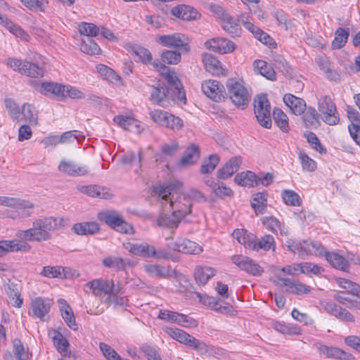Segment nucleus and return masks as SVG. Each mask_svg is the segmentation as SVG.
<instances>
[{"label": "nucleus", "instance_id": "20", "mask_svg": "<svg viewBox=\"0 0 360 360\" xmlns=\"http://www.w3.org/2000/svg\"><path fill=\"white\" fill-rule=\"evenodd\" d=\"M283 101L285 105L290 109L292 112L296 115H300L306 109V103L301 98L291 94H285Z\"/></svg>", "mask_w": 360, "mask_h": 360}, {"label": "nucleus", "instance_id": "37", "mask_svg": "<svg viewBox=\"0 0 360 360\" xmlns=\"http://www.w3.org/2000/svg\"><path fill=\"white\" fill-rule=\"evenodd\" d=\"M39 91L45 95L53 94L59 98H64V85L54 82H44L39 86Z\"/></svg>", "mask_w": 360, "mask_h": 360}, {"label": "nucleus", "instance_id": "26", "mask_svg": "<svg viewBox=\"0 0 360 360\" xmlns=\"http://www.w3.org/2000/svg\"><path fill=\"white\" fill-rule=\"evenodd\" d=\"M78 190L93 198L108 199L111 197V194L105 188L96 185L79 186Z\"/></svg>", "mask_w": 360, "mask_h": 360}, {"label": "nucleus", "instance_id": "60", "mask_svg": "<svg viewBox=\"0 0 360 360\" xmlns=\"http://www.w3.org/2000/svg\"><path fill=\"white\" fill-rule=\"evenodd\" d=\"M53 342L57 350L63 356H66L68 352L69 342L63 338L61 333H58L53 337Z\"/></svg>", "mask_w": 360, "mask_h": 360}, {"label": "nucleus", "instance_id": "51", "mask_svg": "<svg viewBox=\"0 0 360 360\" xmlns=\"http://www.w3.org/2000/svg\"><path fill=\"white\" fill-rule=\"evenodd\" d=\"M4 21L3 22V25L11 33H13L17 37H20L25 41L29 40V34L25 32L19 25L14 24L9 19H4Z\"/></svg>", "mask_w": 360, "mask_h": 360}, {"label": "nucleus", "instance_id": "27", "mask_svg": "<svg viewBox=\"0 0 360 360\" xmlns=\"http://www.w3.org/2000/svg\"><path fill=\"white\" fill-rule=\"evenodd\" d=\"M282 285L287 287L286 291L295 295L307 294L310 292V288L304 284L296 283L288 278H278Z\"/></svg>", "mask_w": 360, "mask_h": 360}, {"label": "nucleus", "instance_id": "10", "mask_svg": "<svg viewBox=\"0 0 360 360\" xmlns=\"http://www.w3.org/2000/svg\"><path fill=\"white\" fill-rule=\"evenodd\" d=\"M201 88L206 96L216 102H219L226 98L225 88L217 80H206L202 83Z\"/></svg>", "mask_w": 360, "mask_h": 360}, {"label": "nucleus", "instance_id": "61", "mask_svg": "<svg viewBox=\"0 0 360 360\" xmlns=\"http://www.w3.org/2000/svg\"><path fill=\"white\" fill-rule=\"evenodd\" d=\"M298 158L304 170L313 172L316 169V162L309 158L304 152L300 150L298 153Z\"/></svg>", "mask_w": 360, "mask_h": 360}, {"label": "nucleus", "instance_id": "13", "mask_svg": "<svg viewBox=\"0 0 360 360\" xmlns=\"http://www.w3.org/2000/svg\"><path fill=\"white\" fill-rule=\"evenodd\" d=\"M157 41L164 46L182 48L186 52L190 49L188 39L183 34L175 33L174 34L160 35Z\"/></svg>", "mask_w": 360, "mask_h": 360}, {"label": "nucleus", "instance_id": "49", "mask_svg": "<svg viewBox=\"0 0 360 360\" xmlns=\"http://www.w3.org/2000/svg\"><path fill=\"white\" fill-rule=\"evenodd\" d=\"M273 118L282 131L288 132L289 131L288 117L283 110L275 108L273 111Z\"/></svg>", "mask_w": 360, "mask_h": 360}, {"label": "nucleus", "instance_id": "1", "mask_svg": "<svg viewBox=\"0 0 360 360\" xmlns=\"http://www.w3.org/2000/svg\"><path fill=\"white\" fill-rule=\"evenodd\" d=\"M182 184L180 181H174L167 186H157L153 188L154 195L161 197L162 200L166 203L169 202L168 206L173 212L182 219L191 213L192 203L188 198H184L181 193ZM167 209V204L165 205Z\"/></svg>", "mask_w": 360, "mask_h": 360}, {"label": "nucleus", "instance_id": "47", "mask_svg": "<svg viewBox=\"0 0 360 360\" xmlns=\"http://www.w3.org/2000/svg\"><path fill=\"white\" fill-rule=\"evenodd\" d=\"M22 71V74L35 78L42 77L44 74V70L41 66L29 61H24Z\"/></svg>", "mask_w": 360, "mask_h": 360}, {"label": "nucleus", "instance_id": "33", "mask_svg": "<svg viewBox=\"0 0 360 360\" xmlns=\"http://www.w3.org/2000/svg\"><path fill=\"white\" fill-rule=\"evenodd\" d=\"M103 264L108 268H112L117 271H124L127 266L131 265L129 259L118 257H108L103 259Z\"/></svg>", "mask_w": 360, "mask_h": 360}, {"label": "nucleus", "instance_id": "2", "mask_svg": "<svg viewBox=\"0 0 360 360\" xmlns=\"http://www.w3.org/2000/svg\"><path fill=\"white\" fill-rule=\"evenodd\" d=\"M65 224L63 218L48 217L38 219L33 221L32 228L19 230L16 236L29 241H46L52 238L51 231L64 226Z\"/></svg>", "mask_w": 360, "mask_h": 360}, {"label": "nucleus", "instance_id": "24", "mask_svg": "<svg viewBox=\"0 0 360 360\" xmlns=\"http://www.w3.org/2000/svg\"><path fill=\"white\" fill-rule=\"evenodd\" d=\"M172 14L184 20H195L200 13L193 8L187 5H181L172 9Z\"/></svg>", "mask_w": 360, "mask_h": 360}, {"label": "nucleus", "instance_id": "39", "mask_svg": "<svg viewBox=\"0 0 360 360\" xmlns=\"http://www.w3.org/2000/svg\"><path fill=\"white\" fill-rule=\"evenodd\" d=\"M202 60L205 68L212 75H218L221 70V63L212 54L204 53Z\"/></svg>", "mask_w": 360, "mask_h": 360}, {"label": "nucleus", "instance_id": "48", "mask_svg": "<svg viewBox=\"0 0 360 360\" xmlns=\"http://www.w3.org/2000/svg\"><path fill=\"white\" fill-rule=\"evenodd\" d=\"M113 121L125 130L133 131L134 128L139 127L137 120L128 116L117 115L114 117Z\"/></svg>", "mask_w": 360, "mask_h": 360}, {"label": "nucleus", "instance_id": "21", "mask_svg": "<svg viewBox=\"0 0 360 360\" xmlns=\"http://www.w3.org/2000/svg\"><path fill=\"white\" fill-rule=\"evenodd\" d=\"M233 236L245 248L255 250L257 238L253 233L244 229H236L233 231Z\"/></svg>", "mask_w": 360, "mask_h": 360}, {"label": "nucleus", "instance_id": "55", "mask_svg": "<svg viewBox=\"0 0 360 360\" xmlns=\"http://www.w3.org/2000/svg\"><path fill=\"white\" fill-rule=\"evenodd\" d=\"M334 298L340 304L345 305L348 308H360V302L350 298L344 292H340L335 295Z\"/></svg>", "mask_w": 360, "mask_h": 360}, {"label": "nucleus", "instance_id": "57", "mask_svg": "<svg viewBox=\"0 0 360 360\" xmlns=\"http://www.w3.org/2000/svg\"><path fill=\"white\" fill-rule=\"evenodd\" d=\"M349 37V32L343 28H338L335 32V37L333 41L332 45L335 49H341L343 47Z\"/></svg>", "mask_w": 360, "mask_h": 360}, {"label": "nucleus", "instance_id": "5", "mask_svg": "<svg viewBox=\"0 0 360 360\" xmlns=\"http://www.w3.org/2000/svg\"><path fill=\"white\" fill-rule=\"evenodd\" d=\"M100 221L122 233H134V227L123 219L121 214L115 210H108L98 214Z\"/></svg>", "mask_w": 360, "mask_h": 360}, {"label": "nucleus", "instance_id": "11", "mask_svg": "<svg viewBox=\"0 0 360 360\" xmlns=\"http://www.w3.org/2000/svg\"><path fill=\"white\" fill-rule=\"evenodd\" d=\"M144 270L151 276L168 278L170 277H176L180 280L184 281L186 283L188 281L185 279V276L181 273L176 272L175 270L172 269L169 266H162L160 264H146L144 265Z\"/></svg>", "mask_w": 360, "mask_h": 360}, {"label": "nucleus", "instance_id": "30", "mask_svg": "<svg viewBox=\"0 0 360 360\" xmlns=\"http://www.w3.org/2000/svg\"><path fill=\"white\" fill-rule=\"evenodd\" d=\"M302 120L307 128H316L320 125V115L313 107L307 108L302 114Z\"/></svg>", "mask_w": 360, "mask_h": 360}, {"label": "nucleus", "instance_id": "22", "mask_svg": "<svg viewBox=\"0 0 360 360\" xmlns=\"http://www.w3.org/2000/svg\"><path fill=\"white\" fill-rule=\"evenodd\" d=\"M309 240L298 241L293 239H289L286 242V246L288 250L291 251L294 254H297L302 259H304L306 256L310 253Z\"/></svg>", "mask_w": 360, "mask_h": 360}, {"label": "nucleus", "instance_id": "23", "mask_svg": "<svg viewBox=\"0 0 360 360\" xmlns=\"http://www.w3.org/2000/svg\"><path fill=\"white\" fill-rule=\"evenodd\" d=\"M0 205L23 210H32L34 208V204L29 200L6 196H1Z\"/></svg>", "mask_w": 360, "mask_h": 360}, {"label": "nucleus", "instance_id": "31", "mask_svg": "<svg viewBox=\"0 0 360 360\" xmlns=\"http://www.w3.org/2000/svg\"><path fill=\"white\" fill-rule=\"evenodd\" d=\"M216 274V270L210 266H198L195 269L194 277L199 285H205Z\"/></svg>", "mask_w": 360, "mask_h": 360}, {"label": "nucleus", "instance_id": "63", "mask_svg": "<svg viewBox=\"0 0 360 360\" xmlns=\"http://www.w3.org/2000/svg\"><path fill=\"white\" fill-rule=\"evenodd\" d=\"M164 127L172 130H179L184 127V122L180 117L169 113Z\"/></svg>", "mask_w": 360, "mask_h": 360}, {"label": "nucleus", "instance_id": "15", "mask_svg": "<svg viewBox=\"0 0 360 360\" xmlns=\"http://www.w3.org/2000/svg\"><path fill=\"white\" fill-rule=\"evenodd\" d=\"M58 170L64 174L72 176H84L89 172L88 167L80 165L72 160H62L58 167Z\"/></svg>", "mask_w": 360, "mask_h": 360}, {"label": "nucleus", "instance_id": "32", "mask_svg": "<svg viewBox=\"0 0 360 360\" xmlns=\"http://www.w3.org/2000/svg\"><path fill=\"white\" fill-rule=\"evenodd\" d=\"M258 180V176L251 171L242 172L234 177L235 183L241 186L253 187Z\"/></svg>", "mask_w": 360, "mask_h": 360}, {"label": "nucleus", "instance_id": "64", "mask_svg": "<svg viewBox=\"0 0 360 360\" xmlns=\"http://www.w3.org/2000/svg\"><path fill=\"white\" fill-rule=\"evenodd\" d=\"M79 31L81 34L89 37L96 36L99 32V29L93 23L82 22L79 25Z\"/></svg>", "mask_w": 360, "mask_h": 360}, {"label": "nucleus", "instance_id": "50", "mask_svg": "<svg viewBox=\"0 0 360 360\" xmlns=\"http://www.w3.org/2000/svg\"><path fill=\"white\" fill-rule=\"evenodd\" d=\"M219 162V157L218 155H210L207 158L202 161L200 167V172L204 174L212 172Z\"/></svg>", "mask_w": 360, "mask_h": 360}, {"label": "nucleus", "instance_id": "59", "mask_svg": "<svg viewBox=\"0 0 360 360\" xmlns=\"http://www.w3.org/2000/svg\"><path fill=\"white\" fill-rule=\"evenodd\" d=\"M21 114L23 115L25 120L30 123H37V115L35 108L30 104L25 103L22 107Z\"/></svg>", "mask_w": 360, "mask_h": 360}, {"label": "nucleus", "instance_id": "45", "mask_svg": "<svg viewBox=\"0 0 360 360\" xmlns=\"http://www.w3.org/2000/svg\"><path fill=\"white\" fill-rule=\"evenodd\" d=\"M221 27L224 31L233 37H239L240 35V27L231 17H224L221 22Z\"/></svg>", "mask_w": 360, "mask_h": 360}, {"label": "nucleus", "instance_id": "53", "mask_svg": "<svg viewBox=\"0 0 360 360\" xmlns=\"http://www.w3.org/2000/svg\"><path fill=\"white\" fill-rule=\"evenodd\" d=\"M255 250H264L268 251L269 250H274L275 249V240L274 238L271 235H265L262 237L259 240L257 238Z\"/></svg>", "mask_w": 360, "mask_h": 360}, {"label": "nucleus", "instance_id": "25", "mask_svg": "<svg viewBox=\"0 0 360 360\" xmlns=\"http://www.w3.org/2000/svg\"><path fill=\"white\" fill-rule=\"evenodd\" d=\"M262 221L267 229L276 234L287 236L288 233V228L274 217H264Z\"/></svg>", "mask_w": 360, "mask_h": 360}, {"label": "nucleus", "instance_id": "46", "mask_svg": "<svg viewBox=\"0 0 360 360\" xmlns=\"http://www.w3.org/2000/svg\"><path fill=\"white\" fill-rule=\"evenodd\" d=\"M96 70L103 79L113 84H119L121 82V77L110 68L99 64L96 66Z\"/></svg>", "mask_w": 360, "mask_h": 360}, {"label": "nucleus", "instance_id": "52", "mask_svg": "<svg viewBox=\"0 0 360 360\" xmlns=\"http://www.w3.org/2000/svg\"><path fill=\"white\" fill-rule=\"evenodd\" d=\"M338 284L342 288L345 289L349 293L360 298V285L348 279L339 278Z\"/></svg>", "mask_w": 360, "mask_h": 360}, {"label": "nucleus", "instance_id": "12", "mask_svg": "<svg viewBox=\"0 0 360 360\" xmlns=\"http://www.w3.org/2000/svg\"><path fill=\"white\" fill-rule=\"evenodd\" d=\"M51 306V300L48 298L37 297L34 298L30 304V315L44 321L48 316Z\"/></svg>", "mask_w": 360, "mask_h": 360}, {"label": "nucleus", "instance_id": "3", "mask_svg": "<svg viewBox=\"0 0 360 360\" xmlns=\"http://www.w3.org/2000/svg\"><path fill=\"white\" fill-rule=\"evenodd\" d=\"M179 95L172 93L167 84L158 83L152 86L150 92V101L162 108H168L174 105H183L186 103L185 91H178Z\"/></svg>", "mask_w": 360, "mask_h": 360}, {"label": "nucleus", "instance_id": "56", "mask_svg": "<svg viewBox=\"0 0 360 360\" xmlns=\"http://www.w3.org/2000/svg\"><path fill=\"white\" fill-rule=\"evenodd\" d=\"M283 202L288 205L299 206L301 204V198L299 195L292 190H284L281 194Z\"/></svg>", "mask_w": 360, "mask_h": 360}, {"label": "nucleus", "instance_id": "19", "mask_svg": "<svg viewBox=\"0 0 360 360\" xmlns=\"http://www.w3.org/2000/svg\"><path fill=\"white\" fill-rule=\"evenodd\" d=\"M61 316L66 324L72 330H77L78 328L75 321V317L71 307L68 304L65 300L60 298L58 300Z\"/></svg>", "mask_w": 360, "mask_h": 360}, {"label": "nucleus", "instance_id": "42", "mask_svg": "<svg viewBox=\"0 0 360 360\" xmlns=\"http://www.w3.org/2000/svg\"><path fill=\"white\" fill-rule=\"evenodd\" d=\"M129 49L131 53L139 58V62L144 65H149L151 63L153 56L148 49L137 44L131 45Z\"/></svg>", "mask_w": 360, "mask_h": 360}, {"label": "nucleus", "instance_id": "40", "mask_svg": "<svg viewBox=\"0 0 360 360\" xmlns=\"http://www.w3.org/2000/svg\"><path fill=\"white\" fill-rule=\"evenodd\" d=\"M4 290L12 301V305L15 307H20L22 304L23 300L17 288V285L10 281L4 285Z\"/></svg>", "mask_w": 360, "mask_h": 360}, {"label": "nucleus", "instance_id": "43", "mask_svg": "<svg viewBox=\"0 0 360 360\" xmlns=\"http://www.w3.org/2000/svg\"><path fill=\"white\" fill-rule=\"evenodd\" d=\"M181 219V217L173 212L171 214H162L158 219V224L160 226H164L168 229H176Z\"/></svg>", "mask_w": 360, "mask_h": 360}, {"label": "nucleus", "instance_id": "6", "mask_svg": "<svg viewBox=\"0 0 360 360\" xmlns=\"http://www.w3.org/2000/svg\"><path fill=\"white\" fill-rule=\"evenodd\" d=\"M165 332L174 340L193 348L201 354L210 352L211 349L209 345L179 328H167Z\"/></svg>", "mask_w": 360, "mask_h": 360}, {"label": "nucleus", "instance_id": "38", "mask_svg": "<svg viewBox=\"0 0 360 360\" xmlns=\"http://www.w3.org/2000/svg\"><path fill=\"white\" fill-rule=\"evenodd\" d=\"M326 260L335 268L348 271L349 264L347 260L336 252H326Z\"/></svg>", "mask_w": 360, "mask_h": 360}, {"label": "nucleus", "instance_id": "58", "mask_svg": "<svg viewBox=\"0 0 360 360\" xmlns=\"http://www.w3.org/2000/svg\"><path fill=\"white\" fill-rule=\"evenodd\" d=\"M13 352L17 360H28L30 354L18 339L13 340Z\"/></svg>", "mask_w": 360, "mask_h": 360}, {"label": "nucleus", "instance_id": "36", "mask_svg": "<svg viewBox=\"0 0 360 360\" xmlns=\"http://www.w3.org/2000/svg\"><path fill=\"white\" fill-rule=\"evenodd\" d=\"M200 155L199 147L193 143L189 146L184 152L181 160L182 165H191L197 162Z\"/></svg>", "mask_w": 360, "mask_h": 360}, {"label": "nucleus", "instance_id": "62", "mask_svg": "<svg viewBox=\"0 0 360 360\" xmlns=\"http://www.w3.org/2000/svg\"><path fill=\"white\" fill-rule=\"evenodd\" d=\"M161 58L164 63L175 65L180 62L181 56L178 51L166 50L162 53Z\"/></svg>", "mask_w": 360, "mask_h": 360}, {"label": "nucleus", "instance_id": "17", "mask_svg": "<svg viewBox=\"0 0 360 360\" xmlns=\"http://www.w3.org/2000/svg\"><path fill=\"white\" fill-rule=\"evenodd\" d=\"M243 162L241 156L233 157L217 171V176L221 179H227L236 172Z\"/></svg>", "mask_w": 360, "mask_h": 360}, {"label": "nucleus", "instance_id": "14", "mask_svg": "<svg viewBox=\"0 0 360 360\" xmlns=\"http://www.w3.org/2000/svg\"><path fill=\"white\" fill-rule=\"evenodd\" d=\"M206 49L219 53H227L233 51L236 45L225 38H213L205 43Z\"/></svg>", "mask_w": 360, "mask_h": 360}, {"label": "nucleus", "instance_id": "7", "mask_svg": "<svg viewBox=\"0 0 360 360\" xmlns=\"http://www.w3.org/2000/svg\"><path fill=\"white\" fill-rule=\"evenodd\" d=\"M255 114L259 124L266 129L271 127V106L266 95H261L255 101Z\"/></svg>", "mask_w": 360, "mask_h": 360}, {"label": "nucleus", "instance_id": "18", "mask_svg": "<svg viewBox=\"0 0 360 360\" xmlns=\"http://www.w3.org/2000/svg\"><path fill=\"white\" fill-rule=\"evenodd\" d=\"M111 280L95 279L85 285V289H89L95 296L110 295Z\"/></svg>", "mask_w": 360, "mask_h": 360}, {"label": "nucleus", "instance_id": "16", "mask_svg": "<svg viewBox=\"0 0 360 360\" xmlns=\"http://www.w3.org/2000/svg\"><path fill=\"white\" fill-rule=\"evenodd\" d=\"M200 301L205 305H207L213 310L224 314L233 315L234 310L231 304L222 305L221 303L213 297L202 296L200 293H197Z\"/></svg>", "mask_w": 360, "mask_h": 360}, {"label": "nucleus", "instance_id": "34", "mask_svg": "<svg viewBox=\"0 0 360 360\" xmlns=\"http://www.w3.org/2000/svg\"><path fill=\"white\" fill-rule=\"evenodd\" d=\"M318 349L321 354L328 358H334L343 360H349L351 359V354H349L345 351L341 350L337 347H328L321 345L318 347Z\"/></svg>", "mask_w": 360, "mask_h": 360}, {"label": "nucleus", "instance_id": "4", "mask_svg": "<svg viewBox=\"0 0 360 360\" xmlns=\"http://www.w3.org/2000/svg\"><path fill=\"white\" fill-rule=\"evenodd\" d=\"M228 97L233 104L239 109H245L249 104L251 95L243 81L229 79L226 82Z\"/></svg>", "mask_w": 360, "mask_h": 360}, {"label": "nucleus", "instance_id": "35", "mask_svg": "<svg viewBox=\"0 0 360 360\" xmlns=\"http://www.w3.org/2000/svg\"><path fill=\"white\" fill-rule=\"evenodd\" d=\"M266 192L257 193L253 195L251 200V206L254 209L256 214H264L267 207Z\"/></svg>", "mask_w": 360, "mask_h": 360}, {"label": "nucleus", "instance_id": "44", "mask_svg": "<svg viewBox=\"0 0 360 360\" xmlns=\"http://www.w3.org/2000/svg\"><path fill=\"white\" fill-rule=\"evenodd\" d=\"M72 230L79 235L94 234L99 230L98 224L96 222H84L75 224Z\"/></svg>", "mask_w": 360, "mask_h": 360}, {"label": "nucleus", "instance_id": "29", "mask_svg": "<svg viewBox=\"0 0 360 360\" xmlns=\"http://www.w3.org/2000/svg\"><path fill=\"white\" fill-rule=\"evenodd\" d=\"M123 245L127 250L135 255L150 257L151 246L146 243L127 242L123 243Z\"/></svg>", "mask_w": 360, "mask_h": 360}, {"label": "nucleus", "instance_id": "41", "mask_svg": "<svg viewBox=\"0 0 360 360\" xmlns=\"http://www.w3.org/2000/svg\"><path fill=\"white\" fill-rule=\"evenodd\" d=\"M254 68L258 72L266 79L274 81L276 79L274 68L264 60H258L254 62Z\"/></svg>", "mask_w": 360, "mask_h": 360}, {"label": "nucleus", "instance_id": "28", "mask_svg": "<svg viewBox=\"0 0 360 360\" xmlns=\"http://www.w3.org/2000/svg\"><path fill=\"white\" fill-rule=\"evenodd\" d=\"M162 74L164 79L167 82V88L169 89L172 93H175L176 95H179L178 91H185L181 81L174 72L170 71L167 68V70Z\"/></svg>", "mask_w": 360, "mask_h": 360}, {"label": "nucleus", "instance_id": "54", "mask_svg": "<svg viewBox=\"0 0 360 360\" xmlns=\"http://www.w3.org/2000/svg\"><path fill=\"white\" fill-rule=\"evenodd\" d=\"M80 49L82 52L89 55H96L101 53L98 45L89 37H87L86 40H82Z\"/></svg>", "mask_w": 360, "mask_h": 360}, {"label": "nucleus", "instance_id": "9", "mask_svg": "<svg viewBox=\"0 0 360 360\" xmlns=\"http://www.w3.org/2000/svg\"><path fill=\"white\" fill-rule=\"evenodd\" d=\"M232 262L240 269L254 276H259L264 272V269L252 259L242 255H235L231 257Z\"/></svg>", "mask_w": 360, "mask_h": 360}, {"label": "nucleus", "instance_id": "8", "mask_svg": "<svg viewBox=\"0 0 360 360\" xmlns=\"http://www.w3.org/2000/svg\"><path fill=\"white\" fill-rule=\"evenodd\" d=\"M166 246L172 251L184 254L198 255L202 252V248L194 241L186 238H178L175 241L173 238H166Z\"/></svg>", "mask_w": 360, "mask_h": 360}]
</instances>
